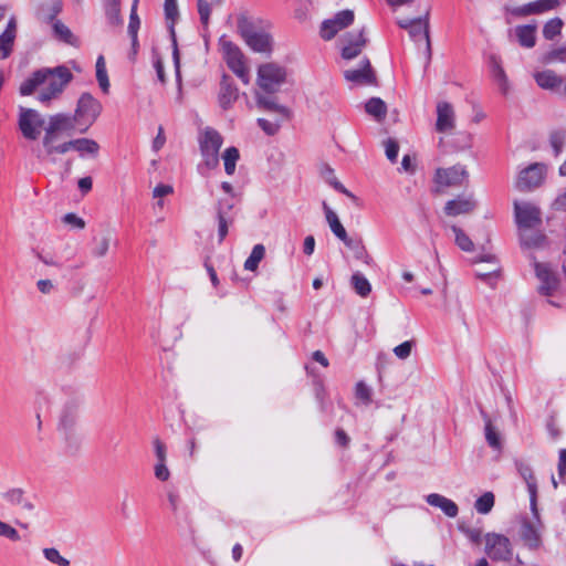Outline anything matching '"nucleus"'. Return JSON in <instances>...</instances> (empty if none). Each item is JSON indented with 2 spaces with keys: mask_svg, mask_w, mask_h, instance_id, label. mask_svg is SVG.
Returning <instances> with one entry per match:
<instances>
[{
  "mask_svg": "<svg viewBox=\"0 0 566 566\" xmlns=\"http://www.w3.org/2000/svg\"><path fill=\"white\" fill-rule=\"evenodd\" d=\"M542 62L545 64H553L556 62H566V45L553 49L548 52H546L543 57Z\"/></svg>",
  "mask_w": 566,
  "mask_h": 566,
  "instance_id": "obj_51",
  "label": "nucleus"
},
{
  "mask_svg": "<svg viewBox=\"0 0 566 566\" xmlns=\"http://www.w3.org/2000/svg\"><path fill=\"white\" fill-rule=\"evenodd\" d=\"M455 126V114L452 105L448 102L437 104L436 129L439 133H448Z\"/></svg>",
  "mask_w": 566,
  "mask_h": 566,
  "instance_id": "obj_21",
  "label": "nucleus"
},
{
  "mask_svg": "<svg viewBox=\"0 0 566 566\" xmlns=\"http://www.w3.org/2000/svg\"><path fill=\"white\" fill-rule=\"evenodd\" d=\"M2 497L12 506L23 511H32L34 505L25 497L22 489H11L2 494Z\"/></svg>",
  "mask_w": 566,
  "mask_h": 566,
  "instance_id": "obj_29",
  "label": "nucleus"
},
{
  "mask_svg": "<svg viewBox=\"0 0 566 566\" xmlns=\"http://www.w3.org/2000/svg\"><path fill=\"white\" fill-rule=\"evenodd\" d=\"M63 222L74 229L82 230L85 228V221L82 218H80L77 214L72 213V212L66 213L63 217Z\"/></svg>",
  "mask_w": 566,
  "mask_h": 566,
  "instance_id": "obj_59",
  "label": "nucleus"
},
{
  "mask_svg": "<svg viewBox=\"0 0 566 566\" xmlns=\"http://www.w3.org/2000/svg\"><path fill=\"white\" fill-rule=\"evenodd\" d=\"M220 44L223 57L229 69L242 81L243 84H249L250 72L245 63V56L240 48L224 38H221Z\"/></svg>",
  "mask_w": 566,
  "mask_h": 566,
  "instance_id": "obj_8",
  "label": "nucleus"
},
{
  "mask_svg": "<svg viewBox=\"0 0 566 566\" xmlns=\"http://www.w3.org/2000/svg\"><path fill=\"white\" fill-rule=\"evenodd\" d=\"M213 6L214 4H211L210 0H197L198 13L200 17V22L203 27H208L209 24L211 9Z\"/></svg>",
  "mask_w": 566,
  "mask_h": 566,
  "instance_id": "obj_54",
  "label": "nucleus"
},
{
  "mask_svg": "<svg viewBox=\"0 0 566 566\" xmlns=\"http://www.w3.org/2000/svg\"><path fill=\"white\" fill-rule=\"evenodd\" d=\"M491 73L493 78L497 82L501 90L505 93L507 88V78L496 56L491 57Z\"/></svg>",
  "mask_w": 566,
  "mask_h": 566,
  "instance_id": "obj_47",
  "label": "nucleus"
},
{
  "mask_svg": "<svg viewBox=\"0 0 566 566\" xmlns=\"http://www.w3.org/2000/svg\"><path fill=\"white\" fill-rule=\"evenodd\" d=\"M83 403L81 396H74L65 401L57 424V429L64 436L65 442L70 447H76L78 443V436L75 431V426L80 415V408Z\"/></svg>",
  "mask_w": 566,
  "mask_h": 566,
  "instance_id": "obj_4",
  "label": "nucleus"
},
{
  "mask_svg": "<svg viewBox=\"0 0 566 566\" xmlns=\"http://www.w3.org/2000/svg\"><path fill=\"white\" fill-rule=\"evenodd\" d=\"M38 15L44 22H54L62 10L61 0H39Z\"/></svg>",
  "mask_w": 566,
  "mask_h": 566,
  "instance_id": "obj_28",
  "label": "nucleus"
},
{
  "mask_svg": "<svg viewBox=\"0 0 566 566\" xmlns=\"http://www.w3.org/2000/svg\"><path fill=\"white\" fill-rule=\"evenodd\" d=\"M240 158L239 149L234 146L228 147L222 154V160L224 165V171L231 176L235 171L237 163Z\"/></svg>",
  "mask_w": 566,
  "mask_h": 566,
  "instance_id": "obj_39",
  "label": "nucleus"
},
{
  "mask_svg": "<svg viewBox=\"0 0 566 566\" xmlns=\"http://www.w3.org/2000/svg\"><path fill=\"white\" fill-rule=\"evenodd\" d=\"M355 396L366 406L371 402V389L364 381L356 384Z\"/></svg>",
  "mask_w": 566,
  "mask_h": 566,
  "instance_id": "obj_56",
  "label": "nucleus"
},
{
  "mask_svg": "<svg viewBox=\"0 0 566 566\" xmlns=\"http://www.w3.org/2000/svg\"><path fill=\"white\" fill-rule=\"evenodd\" d=\"M198 143L202 156V166L209 170L217 168L219 150L223 144L221 134L212 127H206L199 133Z\"/></svg>",
  "mask_w": 566,
  "mask_h": 566,
  "instance_id": "obj_5",
  "label": "nucleus"
},
{
  "mask_svg": "<svg viewBox=\"0 0 566 566\" xmlns=\"http://www.w3.org/2000/svg\"><path fill=\"white\" fill-rule=\"evenodd\" d=\"M355 14L353 10L346 9L338 11L331 19L322 22L319 35L325 41H331L336 34L354 23Z\"/></svg>",
  "mask_w": 566,
  "mask_h": 566,
  "instance_id": "obj_9",
  "label": "nucleus"
},
{
  "mask_svg": "<svg viewBox=\"0 0 566 566\" xmlns=\"http://www.w3.org/2000/svg\"><path fill=\"white\" fill-rule=\"evenodd\" d=\"M495 503V496L492 492H485L480 497L476 499L474 503V509L480 514H489Z\"/></svg>",
  "mask_w": 566,
  "mask_h": 566,
  "instance_id": "obj_46",
  "label": "nucleus"
},
{
  "mask_svg": "<svg viewBox=\"0 0 566 566\" xmlns=\"http://www.w3.org/2000/svg\"><path fill=\"white\" fill-rule=\"evenodd\" d=\"M137 6L138 0H134L130 9L129 23H128V34L132 38V44L135 48L137 45V32L140 25V20L137 14Z\"/></svg>",
  "mask_w": 566,
  "mask_h": 566,
  "instance_id": "obj_43",
  "label": "nucleus"
},
{
  "mask_svg": "<svg viewBox=\"0 0 566 566\" xmlns=\"http://www.w3.org/2000/svg\"><path fill=\"white\" fill-rule=\"evenodd\" d=\"M155 478L159 481H167L170 478V471L167 468L166 462H156L154 467Z\"/></svg>",
  "mask_w": 566,
  "mask_h": 566,
  "instance_id": "obj_61",
  "label": "nucleus"
},
{
  "mask_svg": "<svg viewBox=\"0 0 566 566\" xmlns=\"http://www.w3.org/2000/svg\"><path fill=\"white\" fill-rule=\"evenodd\" d=\"M485 552L493 560H507L512 556L510 539L500 534H488L485 538Z\"/></svg>",
  "mask_w": 566,
  "mask_h": 566,
  "instance_id": "obj_15",
  "label": "nucleus"
},
{
  "mask_svg": "<svg viewBox=\"0 0 566 566\" xmlns=\"http://www.w3.org/2000/svg\"><path fill=\"white\" fill-rule=\"evenodd\" d=\"M76 126L78 125L73 115L65 113L51 115L48 126L44 128L43 144H48L50 139H56V135L60 132L71 133L75 130Z\"/></svg>",
  "mask_w": 566,
  "mask_h": 566,
  "instance_id": "obj_14",
  "label": "nucleus"
},
{
  "mask_svg": "<svg viewBox=\"0 0 566 566\" xmlns=\"http://www.w3.org/2000/svg\"><path fill=\"white\" fill-rule=\"evenodd\" d=\"M102 104L90 93H83L76 104L73 116L75 117L78 132L85 133L97 119L102 112Z\"/></svg>",
  "mask_w": 566,
  "mask_h": 566,
  "instance_id": "obj_7",
  "label": "nucleus"
},
{
  "mask_svg": "<svg viewBox=\"0 0 566 566\" xmlns=\"http://www.w3.org/2000/svg\"><path fill=\"white\" fill-rule=\"evenodd\" d=\"M238 32L253 52L266 55L272 53L273 38L264 21L242 14L238 18Z\"/></svg>",
  "mask_w": 566,
  "mask_h": 566,
  "instance_id": "obj_2",
  "label": "nucleus"
},
{
  "mask_svg": "<svg viewBox=\"0 0 566 566\" xmlns=\"http://www.w3.org/2000/svg\"><path fill=\"white\" fill-rule=\"evenodd\" d=\"M343 243L353 252L355 259L361 261L366 265L373 264V258L368 254L361 239L348 238Z\"/></svg>",
  "mask_w": 566,
  "mask_h": 566,
  "instance_id": "obj_31",
  "label": "nucleus"
},
{
  "mask_svg": "<svg viewBox=\"0 0 566 566\" xmlns=\"http://www.w3.org/2000/svg\"><path fill=\"white\" fill-rule=\"evenodd\" d=\"M518 43L524 48H533L536 42V29L533 25H518L515 30Z\"/></svg>",
  "mask_w": 566,
  "mask_h": 566,
  "instance_id": "obj_36",
  "label": "nucleus"
},
{
  "mask_svg": "<svg viewBox=\"0 0 566 566\" xmlns=\"http://www.w3.org/2000/svg\"><path fill=\"white\" fill-rule=\"evenodd\" d=\"M46 560L59 566H69L70 560L63 557L60 552L54 547H46L43 551Z\"/></svg>",
  "mask_w": 566,
  "mask_h": 566,
  "instance_id": "obj_52",
  "label": "nucleus"
},
{
  "mask_svg": "<svg viewBox=\"0 0 566 566\" xmlns=\"http://www.w3.org/2000/svg\"><path fill=\"white\" fill-rule=\"evenodd\" d=\"M157 462H167V448L165 443L156 438L153 442Z\"/></svg>",
  "mask_w": 566,
  "mask_h": 566,
  "instance_id": "obj_62",
  "label": "nucleus"
},
{
  "mask_svg": "<svg viewBox=\"0 0 566 566\" xmlns=\"http://www.w3.org/2000/svg\"><path fill=\"white\" fill-rule=\"evenodd\" d=\"M17 35V22L12 17L7 24L6 30L0 34V60L9 57L12 52L14 39Z\"/></svg>",
  "mask_w": 566,
  "mask_h": 566,
  "instance_id": "obj_24",
  "label": "nucleus"
},
{
  "mask_svg": "<svg viewBox=\"0 0 566 566\" xmlns=\"http://www.w3.org/2000/svg\"><path fill=\"white\" fill-rule=\"evenodd\" d=\"M547 167L542 163H534L520 171L516 179V188L521 191L532 190L538 187L546 175Z\"/></svg>",
  "mask_w": 566,
  "mask_h": 566,
  "instance_id": "obj_13",
  "label": "nucleus"
},
{
  "mask_svg": "<svg viewBox=\"0 0 566 566\" xmlns=\"http://www.w3.org/2000/svg\"><path fill=\"white\" fill-rule=\"evenodd\" d=\"M323 209L325 212L326 221L331 228V231L342 241L345 242L349 237L342 222L338 219V216L327 206L326 202H323Z\"/></svg>",
  "mask_w": 566,
  "mask_h": 566,
  "instance_id": "obj_30",
  "label": "nucleus"
},
{
  "mask_svg": "<svg viewBox=\"0 0 566 566\" xmlns=\"http://www.w3.org/2000/svg\"><path fill=\"white\" fill-rule=\"evenodd\" d=\"M534 77L537 85L545 90H554L563 83V78L551 70L537 72Z\"/></svg>",
  "mask_w": 566,
  "mask_h": 566,
  "instance_id": "obj_33",
  "label": "nucleus"
},
{
  "mask_svg": "<svg viewBox=\"0 0 566 566\" xmlns=\"http://www.w3.org/2000/svg\"><path fill=\"white\" fill-rule=\"evenodd\" d=\"M366 112L377 119H381L386 116L387 107L385 102L379 97L370 98L365 105Z\"/></svg>",
  "mask_w": 566,
  "mask_h": 566,
  "instance_id": "obj_44",
  "label": "nucleus"
},
{
  "mask_svg": "<svg viewBox=\"0 0 566 566\" xmlns=\"http://www.w3.org/2000/svg\"><path fill=\"white\" fill-rule=\"evenodd\" d=\"M255 99H256L258 106H260L266 111L276 112V113H280L283 115H286L289 113V109L285 106L277 104L274 97H270V96H265L263 94L256 93Z\"/></svg>",
  "mask_w": 566,
  "mask_h": 566,
  "instance_id": "obj_40",
  "label": "nucleus"
},
{
  "mask_svg": "<svg viewBox=\"0 0 566 566\" xmlns=\"http://www.w3.org/2000/svg\"><path fill=\"white\" fill-rule=\"evenodd\" d=\"M515 221L521 231L534 230L542 223V214L538 207L530 202H514Z\"/></svg>",
  "mask_w": 566,
  "mask_h": 566,
  "instance_id": "obj_10",
  "label": "nucleus"
},
{
  "mask_svg": "<svg viewBox=\"0 0 566 566\" xmlns=\"http://www.w3.org/2000/svg\"><path fill=\"white\" fill-rule=\"evenodd\" d=\"M43 125L44 118L38 111L20 107L19 128L25 138L35 140L40 136Z\"/></svg>",
  "mask_w": 566,
  "mask_h": 566,
  "instance_id": "obj_11",
  "label": "nucleus"
},
{
  "mask_svg": "<svg viewBox=\"0 0 566 566\" xmlns=\"http://www.w3.org/2000/svg\"><path fill=\"white\" fill-rule=\"evenodd\" d=\"M92 254L95 258H103L107 254L111 244V234L104 233L93 239Z\"/></svg>",
  "mask_w": 566,
  "mask_h": 566,
  "instance_id": "obj_45",
  "label": "nucleus"
},
{
  "mask_svg": "<svg viewBox=\"0 0 566 566\" xmlns=\"http://www.w3.org/2000/svg\"><path fill=\"white\" fill-rule=\"evenodd\" d=\"M233 199L226 198L218 201L217 220L219 242H222L228 234L229 226L233 222Z\"/></svg>",
  "mask_w": 566,
  "mask_h": 566,
  "instance_id": "obj_18",
  "label": "nucleus"
},
{
  "mask_svg": "<svg viewBox=\"0 0 566 566\" xmlns=\"http://www.w3.org/2000/svg\"><path fill=\"white\" fill-rule=\"evenodd\" d=\"M551 146L554 150V155L558 156L566 143V132L557 130L553 132L549 137Z\"/></svg>",
  "mask_w": 566,
  "mask_h": 566,
  "instance_id": "obj_55",
  "label": "nucleus"
},
{
  "mask_svg": "<svg viewBox=\"0 0 566 566\" xmlns=\"http://www.w3.org/2000/svg\"><path fill=\"white\" fill-rule=\"evenodd\" d=\"M167 500H168L169 509L172 513L175 521L178 524H189L190 523L189 507L182 501V499L176 488H169L167 490Z\"/></svg>",
  "mask_w": 566,
  "mask_h": 566,
  "instance_id": "obj_19",
  "label": "nucleus"
},
{
  "mask_svg": "<svg viewBox=\"0 0 566 566\" xmlns=\"http://www.w3.org/2000/svg\"><path fill=\"white\" fill-rule=\"evenodd\" d=\"M72 80L73 74L65 65L42 67L34 71L20 84L19 93L22 96H30L39 90L36 95L38 102L49 105L53 99H57L62 95Z\"/></svg>",
  "mask_w": 566,
  "mask_h": 566,
  "instance_id": "obj_1",
  "label": "nucleus"
},
{
  "mask_svg": "<svg viewBox=\"0 0 566 566\" xmlns=\"http://www.w3.org/2000/svg\"><path fill=\"white\" fill-rule=\"evenodd\" d=\"M72 149L76 150L81 157L96 156L99 149L98 144L90 138H77L72 140Z\"/></svg>",
  "mask_w": 566,
  "mask_h": 566,
  "instance_id": "obj_35",
  "label": "nucleus"
},
{
  "mask_svg": "<svg viewBox=\"0 0 566 566\" xmlns=\"http://www.w3.org/2000/svg\"><path fill=\"white\" fill-rule=\"evenodd\" d=\"M52 23H53V25H52L53 33L57 40H60L69 45H72V46L80 45V41H78L77 36H75L73 34V32L70 30V28L67 25H65L60 20H55Z\"/></svg>",
  "mask_w": 566,
  "mask_h": 566,
  "instance_id": "obj_32",
  "label": "nucleus"
},
{
  "mask_svg": "<svg viewBox=\"0 0 566 566\" xmlns=\"http://www.w3.org/2000/svg\"><path fill=\"white\" fill-rule=\"evenodd\" d=\"M346 81L356 85H371L376 82L375 73L368 59H363L358 69H349L344 72Z\"/></svg>",
  "mask_w": 566,
  "mask_h": 566,
  "instance_id": "obj_20",
  "label": "nucleus"
},
{
  "mask_svg": "<svg viewBox=\"0 0 566 566\" xmlns=\"http://www.w3.org/2000/svg\"><path fill=\"white\" fill-rule=\"evenodd\" d=\"M560 4L559 0H536L514 10L515 14L528 15L551 11Z\"/></svg>",
  "mask_w": 566,
  "mask_h": 566,
  "instance_id": "obj_26",
  "label": "nucleus"
},
{
  "mask_svg": "<svg viewBox=\"0 0 566 566\" xmlns=\"http://www.w3.org/2000/svg\"><path fill=\"white\" fill-rule=\"evenodd\" d=\"M482 418L484 420V431H485V439L489 446L495 450H500L502 447L501 438L499 432L495 430V428L492 424V421L490 417L484 412L481 411Z\"/></svg>",
  "mask_w": 566,
  "mask_h": 566,
  "instance_id": "obj_37",
  "label": "nucleus"
},
{
  "mask_svg": "<svg viewBox=\"0 0 566 566\" xmlns=\"http://www.w3.org/2000/svg\"><path fill=\"white\" fill-rule=\"evenodd\" d=\"M409 35L415 42L424 41L427 50L430 53L429 10L426 11L423 17L415 19V23L409 30Z\"/></svg>",
  "mask_w": 566,
  "mask_h": 566,
  "instance_id": "obj_22",
  "label": "nucleus"
},
{
  "mask_svg": "<svg viewBox=\"0 0 566 566\" xmlns=\"http://www.w3.org/2000/svg\"><path fill=\"white\" fill-rule=\"evenodd\" d=\"M517 470L527 485V491L530 494V502L533 500L537 501V483H536V479L534 476L532 468L528 464L518 463Z\"/></svg>",
  "mask_w": 566,
  "mask_h": 566,
  "instance_id": "obj_34",
  "label": "nucleus"
},
{
  "mask_svg": "<svg viewBox=\"0 0 566 566\" xmlns=\"http://www.w3.org/2000/svg\"><path fill=\"white\" fill-rule=\"evenodd\" d=\"M531 516H522L520 520V537L524 545L532 549H538L542 544V536L545 531V525L541 518L537 501L530 502Z\"/></svg>",
  "mask_w": 566,
  "mask_h": 566,
  "instance_id": "obj_3",
  "label": "nucleus"
},
{
  "mask_svg": "<svg viewBox=\"0 0 566 566\" xmlns=\"http://www.w3.org/2000/svg\"><path fill=\"white\" fill-rule=\"evenodd\" d=\"M367 44L364 30L348 32L342 38V57L353 60L357 57Z\"/></svg>",
  "mask_w": 566,
  "mask_h": 566,
  "instance_id": "obj_17",
  "label": "nucleus"
},
{
  "mask_svg": "<svg viewBox=\"0 0 566 566\" xmlns=\"http://www.w3.org/2000/svg\"><path fill=\"white\" fill-rule=\"evenodd\" d=\"M96 80L98 82L101 90L104 93H108L109 81H108V75H107V71H106L105 60L102 55H99L96 60Z\"/></svg>",
  "mask_w": 566,
  "mask_h": 566,
  "instance_id": "obj_48",
  "label": "nucleus"
},
{
  "mask_svg": "<svg viewBox=\"0 0 566 566\" xmlns=\"http://www.w3.org/2000/svg\"><path fill=\"white\" fill-rule=\"evenodd\" d=\"M564 22L559 18H554L547 21L543 28V35L547 40H553L562 31Z\"/></svg>",
  "mask_w": 566,
  "mask_h": 566,
  "instance_id": "obj_50",
  "label": "nucleus"
},
{
  "mask_svg": "<svg viewBox=\"0 0 566 566\" xmlns=\"http://www.w3.org/2000/svg\"><path fill=\"white\" fill-rule=\"evenodd\" d=\"M350 281H352V285H353L355 292L359 296L366 297L371 292V285L369 283V281L360 272H355L352 275Z\"/></svg>",
  "mask_w": 566,
  "mask_h": 566,
  "instance_id": "obj_42",
  "label": "nucleus"
},
{
  "mask_svg": "<svg viewBox=\"0 0 566 566\" xmlns=\"http://www.w3.org/2000/svg\"><path fill=\"white\" fill-rule=\"evenodd\" d=\"M518 234L521 245L525 248H539L546 239L543 233L533 230L521 231Z\"/></svg>",
  "mask_w": 566,
  "mask_h": 566,
  "instance_id": "obj_38",
  "label": "nucleus"
},
{
  "mask_svg": "<svg viewBox=\"0 0 566 566\" xmlns=\"http://www.w3.org/2000/svg\"><path fill=\"white\" fill-rule=\"evenodd\" d=\"M265 255V248L263 244H255L251 251V254L244 262V269L247 271H255L259 266V263Z\"/></svg>",
  "mask_w": 566,
  "mask_h": 566,
  "instance_id": "obj_41",
  "label": "nucleus"
},
{
  "mask_svg": "<svg viewBox=\"0 0 566 566\" xmlns=\"http://www.w3.org/2000/svg\"><path fill=\"white\" fill-rule=\"evenodd\" d=\"M412 345L411 340H406L394 348V354L399 359H407L411 354Z\"/></svg>",
  "mask_w": 566,
  "mask_h": 566,
  "instance_id": "obj_58",
  "label": "nucleus"
},
{
  "mask_svg": "<svg viewBox=\"0 0 566 566\" xmlns=\"http://www.w3.org/2000/svg\"><path fill=\"white\" fill-rule=\"evenodd\" d=\"M54 142H55V139H50L48 144H43L45 153L49 156L54 155V154L63 155L72 149V140L62 143L60 145H55Z\"/></svg>",
  "mask_w": 566,
  "mask_h": 566,
  "instance_id": "obj_53",
  "label": "nucleus"
},
{
  "mask_svg": "<svg viewBox=\"0 0 566 566\" xmlns=\"http://www.w3.org/2000/svg\"><path fill=\"white\" fill-rule=\"evenodd\" d=\"M0 536H3L11 541L20 539V535H19L18 531L2 521H0Z\"/></svg>",
  "mask_w": 566,
  "mask_h": 566,
  "instance_id": "obj_63",
  "label": "nucleus"
},
{
  "mask_svg": "<svg viewBox=\"0 0 566 566\" xmlns=\"http://www.w3.org/2000/svg\"><path fill=\"white\" fill-rule=\"evenodd\" d=\"M468 179V171L461 165L449 168H439L434 175V182L441 188L457 187L463 185Z\"/></svg>",
  "mask_w": 566,
  "mask_h": 566,
  "instance_id": "obj_16",
  "label": "nucleus"
},
{
  "mask_svg": "<svg viewBox=\"0 0 566 566\" xmlns=\"http://www.w3.org/2000/svg\"><path fill=\"white\" fill-rule=\"evenodd\" d=\"M385 150H386L387 158L391 163H395L397 160L398 153H399V145H398V143L395 139L388 138L385 142Z\"/></svg>",
  "mask_w": 566,
  "mask_h": 566,
  "instance_id": "obj_57",
  "label": "nucleus"
},
{
  "mask_svg": "<svg viewBox=\"0 0 566 566\" xmlns=\"http://www.w3.org/2000/svg\"><path fill=\"white\" fill-rule=\"evenodd\" d=\"M475 208V201L472 196L458 197L446 203L444 212L448 216L455 217L471 212Z\"/></svg>",
  "mask_w": 566,
  "mask_h": 566,
  "instance_id": "obj_25",
  "label": "nucleus"
},
{
  "mask_svg": "<svg viewBox=\"0 0 566 566\" xmlns=\"http://www.w3.org/2000/svg\"><path fill=\"white\" fill-rule=\"evenodd\" d=\"M239 97L238 87L229 80L227 75H223L220 83L219 92V104L223 109L230 108Z\"/></svg>",
  "mask_w": 566,
  "mask_h": 566,
  "instance_id": "obj_23",
  "label": "nucleus"
},
{
  "mask_svg": "<svg viewBox=\"0 0 566 566\" xmlns=\"http://www.w3.org/2000/svg\"><path fill=\"white\" fill-rule=\"evenodd\" d=\"M258 125L269 136L275 135L279 132V128H280V124L272 123V122H270L268 119H264V118H259L258 119Z\"/></svg>",
  "mask_w": 566,
  "mask_h": 566,
  "instance_id": "obj_60",
  "label": "nucleus"
},
{
  "mask_svg": "<svg viewBox=\"0 0 566 566\" xmlns=\"http://www.w3.org/2000/svg\"><path fill=\"white\" fill-rule=\"evenodd\" d=\"M535 275L539 281L538 293L544 296H552L559 286V280L549 264L536 261L532 256Z\"/></svg>",
  "mask_w": 566,
  "mask_h": 566,
  "instance_id": "obj_12",
  "label": "nucleus"
},
{
  "mask_svg": "<svg viewBox=\"0 0 566 566\" xmlns=\"http://www.w3.org/2000/svg\"><path fill=\"white\" fill-rule=\"evenodd\" d=\"M286 69L277 63H263L258 69L256 84L263 92L274 94L286 81Z\"/></svg>",
  "mask_w": 566,
  "mask_h": 566,
  "instance_id": "obj_6",
  "label": "nucleus"
},
{
  "mask_svg": "<svg viewBox=\"0 0 566 566\" xmlns=\"http://www.w3.org/2000/svg\"><path fill=\"white\" fill-rule=\"evenodd\" d=\"M553 208L556 211H566V188L563 189L555 200L553 201Z\"/></svg>",
  "mask_w": 566,
  "mask_h": 566,
  "instance_id": "obj_64",
  "label": "nucleus"
},
{
  "mask_svg": "<svg viewBox=\"0 0 566 566\" xmlns=\"http://www.w3.org/2000/svg\"><path fill=\"white\" fill-rule=\"evenodd\" d=\"M426 502L431 506L440 509L448 517L453 518L459 513L457 503L441 494H428L426 496Z\"/></svg>",
  "mask_w": 566,
  "mask_h": 566,
  "instance_id": "obj_27",
  "label": "nucleus"
},
{
  "mask_svg": "<svg viewBox=\"0 0 566 566\" xmlns=\"http://www.w3.org/2000/svg\"><path fill=\"white\" fill-rule=\"evenodd\" d=\"M452 232L454 233L455 244L465 252H471L474 249V244L472 240L464 233L462 229L457 226L451 227Z\"/></svg>",
  "mask_w": 566,
  "mask_h": 566,
  "instance_id": "obj_49",
  "label": "nucleus"
}]
</instances>
